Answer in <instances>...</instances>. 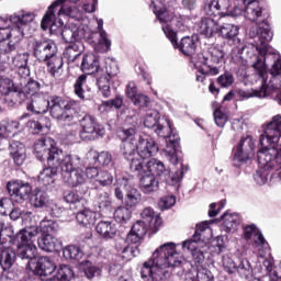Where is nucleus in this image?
<instances>
[{
	"mask_svg": "<svg viewBox=\"0 0 281 281\" xmlns=\"http://www.w3.org/2000/svg\"><path fill=\"white\" fill-rule=\"evenodd\" d=\"M38 236V227L33 226L21 229L18 234L10 237V243L14 248L8 247L1 250L0 245V267L2 271H10L16 262V256L26 261V269H32V263L36 260L38 250L34 245V238Z\"/></svg>",
	"mask_w": 281,
	"mask_h": 281,
	"instance_id": "1",
	"label": "nucleus"
},
{
	"mask_svg": "<svg viewBox=\"0 0 281 281\" xmlns=\"http://www.w3.org/2000/svg\"><path fill=\"white\" fill-rule=\"evenodd\" d=\"M252 68L261 81L260 89L255 91V98H270L271 100H277L281 106V80L278 78V76L281 78V58L274 60L270 70V76L272 77L269 82V71L267 70V64L262 59L258 58L252 64Z\"/></svg>",
	"mask_w": 281,
	"mask_h": 281,
	"instance_id": "2",
	"label": "nucleus"
},
{
	"mask_svg": "<svg viewBox=\"0 0 281 281\" xmlns=\"http://www.w3.org/2000/svg\"><path fill=\"white\" fill-rule=\"evenodd\" d=\"M119 137L123 144L121 153L130 161V169L132 172H142L144 170V160L139 158L138 142H137V125L133 124L130 127H123L117 132Z\"/></svg>",
	"mask_w": 281,
	"mask_h": 281,
	"instance_id": "3",
	"label": "nucleus"
},
{
	"mask_svg": "<svg viewBox=\"0 0 281 281\" xmlns=\"http://www.w3.org/2000/svg\"><path fill=\"white\" fill-rule=\"evenodd\" d=\"M60 175L63 182L69 188H78V186L87 183V175L82 170L80 156L66 154L61 158Z\"/></svg>",
	"mask_w": 281,
	"mask_h": 281,
	"instance_id": "4",
	"label": "nucleus"
},
{
	"mask_svg": "<svg viewBox=\"0 0 281 281\" xmlns=\"http://www.w3.org/2000/svg\"><path fill=\"white\" fill-rule=\"evenodd\" d=\"M205 232H207V234H212V229L210 228V222L207 221L196 224L195 233L193 234L192 238L182 243L183 251H188L192 255L193 262L196 266V269L199 267H203L201 265L205 262V249L201 248L203 245V240H205L203 236Z\"/></svg>",
	"mask_w": 281,
	"mask_h": 281,
	"instance_id": "5",
	"label": "nucleus"
},
{
	"mask_svg": "<svg viewBox=\"0 0 281 281\" xmlns=\"http://www.w3.org/2000/svg\"><path fill=\"white\" fill-rule=\"evenodd\" d=\"M0 54H4L11 67L18 69L20 78L30 77V66L27 65L30 63V53H19L16 44L12 43V41H1Z\"/></svg>",
	"mask_w": 281,
	"mask_h": 281,
	"instance_id": "6",
	"label": "nucleus"
},
{
	"mask_svg": "<svg viewBox=\"0 0 281 281\" xmlns=\"http://www.w3.org/2000/svg\"><path fill=\"white\" fill-rule=\"evenodd\" d=\"M48 111L54 120L64 122L68 126L69 124H76L78 119V112H76L74 105L59 95L48 98Z\"/></svg>",
	"mask_w": 281,
	"mask_h": 281,
	"instance_id": "7",
	"label": "nucleus"
},
{
	"mask_svg": "<svg viewBox=\"0 0 281 281\" xmlns=\"http://www.w3.org/2000/svg\"><path fill=\"white\" fill-rule=\"evenodd\" d=\"M145 168L147 170V175H154V177H159L162 181L169 183V186H178L181 181H183V177L186 172H188V167H183L178 169L172 176H170V169L166 168V165L156 158L149 159L145 164Z\"/></svg>",
	"mask_w": 281,
	"mask_h": 281,
	"instance_id": "8",
	"label": "nucleus"
},
{
	"mask_svg": "<svg viewBox=\"0 0 281 281\" xmlns=\"http://www.w3.org/2000/svg\"><path fill=\"white\" fill-rule=\"evenodd\" d=\"M56 142L50 137H42L34 144V154L38 161H47L50 166H54V161H61L67 153L55 146Z\"/></svg>",
	"mask_w": 281,
	"mask_h": 281,
	"instance_id": "9",
	"label": "nucleus"
},
{
	"mask_svg": "<svg viewBox=\"0 0 281 281\" xmlns=\"http://www.w3.org/2000/svg\"><path fill=\"white\" fill-rule=\"evenodd\" d=\"M261 150L257 154V159L259 164V168L257 169L256 173L254 175V179L257 186H265L269 181V176L273 172V150L269 147L268 144L266 146H261Z\"/></svg>",
	"mask_w": 281,
	"mask_h": 281,
	"instance_id": "10",
	"label": "nucleus"
},
{
	"mask_svg": "<svg viewBox=\"0 0 281 281\" xmlns=\"http://www.w3.org/2000/svg\"><path fill=\"white\" fill-rule=\"evenodd\" d=\"M240 27L232 23H224L218 26L217 34L221 38H224L228 45H233L231 56L233 60L243 58V52H245V44L238 38Z\"/></svg>",
	"mask_w": 281,
	"mask_h": 281,
	"instance_id": "11",
	"label": "nucleus"
},
{
	"mask_svg": "<svg viewBox=\"0 0 281 281\" xmlns=\"http://www.w3.org/2000/svg\"><path fill=\"white\" fill-rule=\"evenodd\" d=\"M36 19L33 12L21 10L10 15L11 30L7 33L8 38H13L14 44L19 47V42L25 36V27Z\"/></svg>",
	"mask_w": 281,
	"mask_h": 281,
	"instance_id": "12",
	"label": "nucleus"
},
{
	"mask_svg": "<svg viewBox=\"0 0 281 281\" xmlns=\"http://www.w3.org/2000/svg\"><path fill=\"white\" fill-rule=\"evenodd\" d=\"M7 190L10 198H2L0 200V207H8L11 203H23L30 199L32 194V184L23 180L9 181Z\"/></svg>",
	"mask_w": 281,
	"mask_h": 281,
	"instance_id": "13",
	"label": "nucleus"
},
{
	"mask_svg": "<svg viewBox=\"0 0 281 281\" xmlns=\"http://www.w3.org/2000/svg\"><path fill=\"white\" fill-rule=\"evenodd\" d=\"M260 146L270 147L274 153L281 150V115L277 114L267 124L263 134L259 138Z\"/></svg>",
	"mask_w": 281,
	"mask_h": 281,
	"instance_id": "14",
	"label": "nucleus"
},
{
	"mask_svg": "<svg viewBox=\"0 0 281 281\" xmlns=\"http://www.w3.org/2000/svg\"><path fill=\"white\" fill-rule=\"evenodd\" d=\"M145 119H144V126L146 128L154 130V133L158 135V137H168L175 133V130H172V124L168 119L161 117L159 114V111L147 109L145 110Z\"/></svg>",
	"mask_w": 281,
	"mask_h": 281,
	"instance_id": "15",
	"label": "nucleus"
},
{
	"mask_svg": "<svg viewBox=\"0 0 281 281\" xmlns=\"http://www.w3.org/2000/svg\"><path fill=\"white\" fill-rule=\"evenodd\" d=\"M162 32L166 37L170 41L175 49H180L184 56H189L192 63H195L196 57V40L194 37L186 36L182 37L180 43L177 42V32L170 27V25H162Z\"/></svg>",
	"mask_w": 281,
	"mask_h": 281,
	"instance_id": "16",
	"label": "nucleus"
},
{
	"mask_svg": "<svg viewBox=\"0 0 281 281\" xmlns=\"http://www.w3.org/2000/svg\"><path fill=\"white\" fill-rule=\"evenodd\" d=\"M76 120V124L79 122L82 128L79 133V136L83 142H93L99 137H104L106 130L104 126L98 123V120H95L94 116L86 114L80 119L77 114Z\"/></svg>",
	"mask_w": 281,
	"mask_h": 281,
	"instance_id": "17",
	"label": "nucleus"
},
{
	"mask_svg": "<svg viewBox=\"0 0 281 281\" xmlns=\"http://www.w3.org/2000/svg\"><path fill=\"white\" fill-rule=\"evenodd\" d=\"M257 38L259 41V46L257 47L261 57H256V63H258V58L262 60L265 64V56L269 53V42L273 40V32L271 31V26L267 20H262L261 22H257Z\"/></svg>",
	"mask_w": 281,
	"mask_h": 281,
	"instance_id": "18",
	"label": "nucleus"
},
{
	"mask_svg": "<svg viewBox=\"0 0 281 281\" xmlns=\"http://www.w3.org/2000/svg\"><path fill=\"white\" fill-rule=\"evenodd\" d=\"M58 54V46L52 40H37L33 43V56L38 63H45Z\"/></svg>",
	"mask_w": 281,
	"mask_h": 281,
	"instance_id": "19",
	"label": "nucleus"
},
{
	"mask_svg": "<svg viewBox=\"0 0 281 281\" xmlns=\"http://www.w3.org/2000/svg\"><path fill=\"white\" fill-rule=\"evenodd\" d=\"M105 72L108 77H100L97 80V87L103 98H111V78H115L120 74L117 61L112 58L105 60Z\"/></svg>",
	"mask_w": 281,
	"mask_h": 281,
	"instance_id": "20",
	"label": "nucleus"
},
{
	"mask_svg": "<svg viewBox=\"0 0 281 281\" xmlns=\"http://www.w3.org/2000/svg\"><path fill=\"white\" fill-rule=\"evenodd\" d=\"M256 145L251 136L241 137L239 143L233 149V160L237 164L249 161L255 155Z\"/></svg>",
	"mask_w": 281,
	"mask_h": 281,
	"instance_id": "21",
	"label": "nucleus"
},
{
	"mask_svg": "<svg viewBox=\"0 0 281 281\" xmlns=\"http://www.w3.org/2000/svg\"><path fill=\"white\" fill-rule=\"evenodd\" d=\"M60 4V0H55L47 9L45 15L42 19L41 27L46 31L49 30L50 34H63V22L59 20L56 22V8Z\"/></svg>",
	"mask_w": 281,
	"mask_h": 281,
	"instance_id": "22",
	"label": "nucleus"
},
{
	"mask_svg": "<svg viewBox=\"0 0 281 281\" xmlns=\"http://www.w3.org/2000/svg\"><path fill=\"white\" fill-rule=\"evenodd\" d=\"M26 111L22 115V120L30 117V115H43L49 111V99L43 94H31L26 101Z\"/></svg>",
	"mask_w": 281,
	"mask_h": 281,
	"instance_id": "23",
	"label": "nucleus"
},
{
	"mask_svg": "<svg viewBox=\"0 0 281 281\" xmlns=\"http://www.w3.org/2000/svg\"><path fill=\"white\" fill-rule=\"evenodd\" d=\"M137 142H138V159H150V157H155L157 153H159V145L157 140L148 135H140L137 133Z\"/></svg>",
	"mask_w": 281,
	"mask_h": 281,
	"instance_id": "24",
	"label": "nucleus"
},
{
	"mask_svg": "<svg viewBox=\"0 0 281 281\" xmlns=\"http://www.w3.org/2000/svg\"><path fill=\"white\" fill-rule=\"evenodd\" d=\"M32 268L26 269H35V273L40 276L41 278H44L43 280L52 281L54 280V273L56 272V265H54V261L52 258L47 256H42L35 260L31 265Z\"/></svg>",
	"mask_w": 281,
	"mask_h": 281,
	"instance_id": "25",
	"label": "nucleus"
},
{
	"mask_svg": "<svg viewBox=\"0 0 281 281\" xmlns=\"http://www.w3.org/2000/svg\"><path fill=\"white\" fill-rule=\"evenodd\" d=\"M94 210L99 216H111L113 214V198L104 190H99L95 196Z\"/></svg>",
	"mask_w": 281,
	"mask_h": 281,
	"instance_id": "26",
	"label": "nucleus"
},
{
	"mask_svg": "<svg viewBox=\"0 0 281 281\" xmlns=\"http://www.w3.org/2000/svg\"><path fill=\"white\" fill-rule=\"evenodd\" d=\"M243 229L245 240H252L259 249H269V243H267L265 235H262V232L259 231L256 224L246 225Z\"/></svg>",
	"mask_w": 281,
	"mask_h": 281,
	"instance_id": "27",
	"label": "nucleus"
},
{
	"mask_svg": "<svg viewBox=\"0 0 281 281\" xmlns=\"http://www.w3.org/2000/svg\"><path fill=\"white\" fill-rule=\"evenodd\" d=\"M60 164L61 160L53 161V165L47 164L48 167L44 168L37 177L40 186L47 188V186H52V183L56 181V177H58V168L60 170Z\"/></svg>",
	"mask_w": 281,
	"mask_h": 281,
	"instance_id": "28",
	"label": "nucleus"
},
{
	"mask_svg": "<svg viewBox=\"0 0 281 281\" xmlns=\"http://www.w3.org/2000/svg\"><path fill=\"white\" fill-rule=\"evenodd\" d=\"M199 61L195 64V67L202 65L199 69V74L196 75V81L203 82L205 80V76H218L221 74V68L212 65H207V58L203 56V54L198 55Z\"/></svg>",
	"mask_w": 281,
	"mask_h": 281,
	"instance_id": "29",
	"label": "nucleus"
},
{
	"mask_svg": "<svg viewBox=\"0 0 281 281\" xmlns=\"http://www.w3.org/2000/svg\"><path fill=\"white\" fill-rule=\"evenodd\" d=\"M95 232L104 240H111V238H115L117 234V224L115 223V221L101 220L95 226Z\"/></svg>",
	"mask_w": 281,
	"mask_h": 281,
	"instance_id": "30",
	"label": "nucleus"
},
{
	"mask_svg": "<svg viewBox=\"0 0 281 281\" xmlns=\"http://www.w3.org/2000/svg\"><path fill=\"white\" fill-rule=\"evenodd\" d=\"M239 8H243V14L248 21H258L262 16V7L257 0H247L246 3L241 2L238 4Z\"/></svg>",
	"mask_w": 281,
	"mask_h": 281,
	"instance_id": "31",
	"label": "nucleus"
},
{
	"mask_svg": "<svg viewBox=\"0 0 281 281\" xmlns=\"http://www.w3.org/2000/svg\"><path fill=\"white\" fill-rule=\"evenodd\" d=\"M115 175V190H114V195L119 201L124 200V194L126 196L128 189L131 188V176L128 175H123L120 176L117 175V171L114 170Z\"/></svg>",
	"mask_w": 281,
	"mask_h": 281,
	"instance_id": "32",
	"label": "nucleus"
},
{
	"mask_svg": "<svg viewBox=\"0 0 281 281\" xmlns=\"http://www.w3.org/2000/svg\"><path fill=\"white\" fill-rule=\"evenodd\" d=\"M218 23L211 18H202L198 23V32L205 38H212L214 34H218Z\"/></svg>",
	"mask_w": 281,
	"mask_h": 281,
	"instance_id": "33",
	"label": "nucleus"
},
{
	"mask_svg": "<svg viewBox=\"0 0 281 281\" xmlns=\"http://www.w3.org/2000/svg\"><path fill=\"white\" fill-rule=\"evenodd\" d=\"M81 71L91 76L100 71V58L93 53H88L83 56L81 61Z\"/></svg>",
	"mask_w": 281,
	"mask_h": 281,
	"instance_id": "34",
	"label": "nucleus"
},
{
	"mask_svg": "<svg viewBox=\"0 0 281 281\" xmlns=\"http://www.w3.org/2000/svg\"><path fill=\"white\" fill-rule=\"evenodd\" d=\"M3 100L8 106H14L16 104H23L25 101L27 102V100H30V93H27L24 88L21 89L14 86Z\"/></svg>",
	"mask_w": 281,
	"mask_h": 281,
	"instance_id": "35",
	"label": "nucleus"
},
{
	"mask_svg": "<svg viewBox=\"0 0 281 281\" xmlns=\"http://www.w3.org/2000/svg\"><path fill=\"white\" fill-rule=\"evenodd\" d=\"M139 188L143 194H154L159 190V179L150 173H144L139 180Z\"/></svg>",
	"mask_w": 281,
	"mask_h": 281,
	"instance_id": "36",
	"label": "nucleus"
},
{
	"mask_svg": "<svg viewBox=\"0 0 281 281\" xmlns=\"http://www.w3.org/2000/svg\"><path fill=\"white\" fill-rule=\"evenodd\" d=\"M114 247L117 254H122L124 260H131V258H136L139 255V248L137 246H130L128 241L124 238L117 239Z\"/></svg>",
	"mask_w": 281,
	"mask_h": 281,
	"instance_id": "37",
	"label": "nucleus"
},
{
	"mask_svg": "<svg viewBox=\"0 0 281 281\" xmlns=\"http://www.w3.org/2000/svg\"><path fill=\"white\" fill-rule=\"evenodd\" d=\"M82 52H85V44H82V42H75L66 46L63 53V58L68 64L76 63V60L82 56Z\"/></svg>",
	"mask_w": 281,
	"mask_h": 281,
	"instance_id": "38",
	"label": "nucleus"
},
{
	"mask_svg": "<svg viewBox=\"0 0 281 281\" xmlns=\"http://www.w3.org/2000/svg\"><path fill=\"white\" fill-rule=\"evenodd\" d=\"M27 126L33 135H45L52 128V120L47 116H41L37 121H29Z\"/></svg>",
	"mask_w": 281,
	"mask_h": 281,
	"instance_id": "39",
	"label": "nucleus"
},
{
	"mask_svg": "<svg viewBox=\"0 0 281 281\" xmlns=\"http://www.w3.org/2000/svg\"><path fill=\"white\" fill-rule=\"evenodd\" d=\"M217 10L222 16H240L243 14V7L232 5V0H216Z\"/></svg>",
	"mask_w": 281,
	"mask_h": 281,
	"instance_id": "40",
	"label": "nucleus"
},
{
	"mask_svg": "<svg viewBox=\"0 0 281 281\" xmlns=\"http://www.w3.org/2000/svg\"><path fill=\"white\" fill-rule=\"evenodd\" d=\"M166 139V153L169 155L170 164H179V158L177 157V150H179V134L175 133L165 137Z\"/></svg>",
	"mask_w": 281,
	"mask_h": 281,
	"instance_id": "41",
	"label": "nucleus"
},
{
	"mask_svg": "<svg viewBox=\"0 0 281 281\" xmlns=\"http://www.w3.org/2000/svg\"><path fill=\"white\" fill-rule=\"evenodd\" d=\"M9 153L15 166H23L25 161V145L19 140H12L9 145Z\"/></svg>",
	"mask_w": 281,
	"mask_h": 281,
	"instance_id": "42",
	"label": "nucleus"
},
{
	"mask_svg": "<svg viewBox=\"0 0 281 281\" xmlns=\"http://www.w3.org/2000/svg\"><path fill=\"white\" fill-rule=\"evenodd\" d=\"M98 216H100V213H98V211L94 212L89 209H79L76 218L79 225H82L83 227H91V225H95Z\"/></svg>",
	"mask_w": 281,
	"mask_h": 281,
	"instance_id": "43",
	"label": "nucleus"
},
{
	"mask_svg": "<svg viewBox=\"0 0 281 281\" xmlns=\"http://www.w3.org/2000/svg\"><path fill=\"white\" fill-rule=\"evenodd\" d=\"M184 281H214V274L210 269L198 266L196 271L184 274Z\"/></svg>",
	"mask_w": 281,
	"mask_h": 281,
	"instance_id": "44",
	"label": "nucleus"
},
{
	"mask_svg": "<svg viewBox=\"0 0 281 281\" xmlns=\"http://www.w3.org/2000/svg\"><path fill=\"white\" fill-rule=\"evenodd\" d=\"M222 229L226 232V234H232V232H236L238 225H240V215H238V213L226 212L222 215Z\"/></svg>",
	"mask_w": 281,
	"mask_h": 281,
	"instance_id": "45",
	"label": "nucleus"
},
{
	"mask_svg": "<svg viewBox=\"0 0 281 281\" xmlns=\"http://www.w3.org/2000/svg\"><path fill=\"white\" fill-rule=\"evenodd\" d=\"M140 216L143 218V223H146L150 229L158 231L159 227H161V216L159 214H155L153 207H145L140 213Z\"/></svg>",
	"mask_w": 281,
	"mask_h": 281,
	"instance_id": "46",
	"label": "nucleus"
},
{
	"mask_svg": "<svg viewBox=\"0 0 281 281\" xmlns=\"http://www.w3.org/2000/svg\"><path fill=\"white\" fill-rule=\"evenodd\" d=\"M60 36L65 43L71 45V43H78L85 38V30L78 26H71L63 30Z\"/></svg>",
	"mask_w": 281,
	"mask_h": 281,
	"instance_id": "47",
	"label": "nucleus"
},
{
	"mask_svg": "<svg viewBox=\"0 0 281 281\" xmlns=\"http://www.w3.org/2000/svg\"><path fill=\"white\" fill-rule=\"evenodd\" d=\"M37 245L42 251L52 252L56 251V249L60 247V241L54 235H42L37 239Z\"/></svg>",
	"mask_w": 281,
	"mask_h": 281,
	"instance_id": "48",
	"label": "nucleus"
},
{
	"mask_svg": "<svg viewBox=\"0 0 281 281\" xmlns=\"http://www.w3.org/2000/svg\"><path fill=\"white\" fill-rule=\"evenodd\" d=\"M97 30L100 36L97 47H101L100 52H109V49H111V40H109L106 31H104V20L97 19Z\"/></svg>",
	"mask_w": 281,
	"mask_h": 281,
	"instance_id": "49",
	"label": "nucleus"
},
{
	"mask_svg": "<svg viewBox=\"0 0 281 281\" xmlns=\"http://www.w3.org/2000/svg\"><path fill=\"white\" fill-rule=\"evenodd\" d=\"M64 201L74 205L72 207H75V210H82V206L85 205V196L76 190L64 192Z\"/></svg>",
	"mask_w": 281,
	"mask_h": 281,
	"instance_id": "50",
	"label": "nucleus"
},
{
	"mask_svg": "<svg viewBox=\"0 0 281 281\" xmlns=\"http://www.w3.org/2000/svg\"><path fill=\"white\" fill-rule=\"evenodd\" d=\"M59 229L60 226L58 225V222H56L55 220H49L45 217L40 223V231L42 235L54 236L55 234H58Z\"/></svg>",
	"mask_w": 281,
	"mask_h": 281,
	"instance_id": "51",
	"label": "nucleus"
},
{
	"mask_svg": "<svg viewBox=\"0 0 281 281\" xmlns=\"http://www.w3.org/2000/svg\"><path fill=\"white\" fill-rule=\"evenodd\" d=\"M236 273H238V276L241 277L244 280H247L248 278H251V276H254V268L251 267V262H249V259H238Z\"/></svg>",
	"mask_w": 281,
	"mask_h": 281,
	"instance_id": "52",
	"label": "nucleus"
},
{
	"mask_svg": "<svg viewBox=\"0 0 281 281\" xmlns=\"http://www.w3.org/2000/svg\"><path fill=\"white\" fill-rule=\"evenodd\" d=\"M49 203V195L41 189H35L31 196V204L33 207H47Z\"/></svg>",
	"mask_w": 281,
	"mask_h": 281,
	"instance_id": "53",
	"label": "nucleus"
},
{
	"mask_svg": "<svg viewBox=\"0 0 281 281\" xmlns=\"http://www.w3.org/2000/svg\"><path fill=\"white\" fill-rule=\"evenodd\" d=\"M204 58H207V65L210 63H214L215 65H221V63H225V52L218 47H212L209 49L206 55H203Z\"/></svg>",
	"mask_w": 281,
	"mask_h": 281,
	"instance_id": "54",
	"label": "nucleus"
},
{
	"mask_svg": "<svg viewBox=\"0 0 281 281\" xmlns=\"http://www.w3.org/2000/svg\"><path fill=\"white\" fill-rule=\"evenodd\" d=\"M142 201V193L130 184L127 193L125 195V204L127 207H135Z\"/></svg>",
	"mask_w": 281,
	"mask_h": 281,
	"instance_id": "55",
	"label": "nucleus"
},
{
	"mask_svg": "<svg viewBox=\"0 0 281 281\" xmlns=\"http://www.w3.org/2000/svg\"><path fill=\"white\" fill-rule=\"evenodd\" d=\"M63 256L66 260H81L82 256H85V252L80 247L76 245H69L64 248Z\"/></svg>",
	"mask_w": 281,
	"mask_h": 281,
	"instance_id": "56",
	"label": "nucleus"
},
{
	"mask_svg": "<svg viewBox=\"0 0 281 281\" xmlns=\"http://www.w3.org/2000/svg\"><path fill=\"white\" fill-rule=\"evenodd\" d=\"M74 278V270L67 265H60L57 272L53 274V280L70 281Z\"/></svg>",
	"mask_w": 281,
	"mask_h": 281,
	"instance_id": "57",
	"label": "nucleus"
},
{
	"mask_svg": "<svg viewBox=\"0 0 281 281\" xmlns=\"http://www.w3.org/2000/svg\"><path fill=\"white\" fill-rule=\"evenodd\" d=\"M14 89V81L5 77V70H0V93L1 95H7Z\"/></svg>",
	"mask_w": 281,
	"mask_h": 281,
	"instance_id": "58",
	"label": "nucleus"
},
{
	"mask_svg": "<svg viewBox=\"0 0 281 281\" xmlns=\"http://www.w3.org/2000/svg\"><path fill=\"white\" fill-rule=\"evenodd\" d=\"M65 58L58 57V54L54 56V58H50L49 60H46V67H48V71L50 75L56 76V74H59V71L63 69V65Z\"/></svg>",
	"mask_w": 281,
	"mask_h": 281,
	"instance_id": "59",
	"label": "nucleus"
},
{
	"mask_svg": "<svg viewBox=\"0 0 281 281\" xmlns=\"http://www.w3.org/2000/svg\"><path fill=\"white\" fill-rule=\"evenodd\" d=\"M63 14L65 16H69L70 19H75L76 21H78L82 16V12L80 11V9H78V7H76V4L70 7L63 5L58 11V16H63Z\"/></svg>",
	"mask_w": 281,
	"mask_h": 281,
	"instance_id": "60",
	"label": "nucleus"
},
{
	"mask_svg": "<svg viewBox=\"0 0 281 281\" xmlns=\"http://www.w3.org/2000/svg\"><path fill=\"white\" fill-rule=\"evenodd\" d=\"M112 214L117 223H126L131 221V211L126 206H119L114 211H112Z\"/></svg>",
	"mask_w": 281,
	"mask_h": 281,
	"instance_id": "61",
	"label": "nucleus"
},
{
	"mask_svg": "<svg viewBox=\"0 0 281 281\" xmlns=\"http://www.w3.org/2000/svg\"><path fill=\"white\" fill-rule=\"evenodd\" d=\"M222 266L226 273H228L229 276H234V273H236L238 261L234 260L229 255H223Z\"/></svg>",
	"mask_w": 281,
	"mask_h": 281,
	"instance_id": "62",
	"label": "nucleus"
},
{
	"mask_svg": "<svg viewBox=\"0 0 281 281\" xmlns=\"http://www.w3.org/2000/svg\"><path fill=\"white\" fill-rule=\"evenodd\" d=\"M150 8L159 23L164 24L170 21V13H168V10L166 8L159 7L157 4H151Z\"/></svg>",
	"mask_w": 281,
	"mask_h": 281,
	"instance_id": "63",
	"label": "nucleus"
},
{
	"mask_svg": "<svg viewBox=\"0 0 281 281\" xmlns=\"http://www.w3.org/2000/svg\"><path fill=\"white\" fill-rule=\"evenodd\" d=\"M262 265L272 280L281 281V270L273 268V261L271 259H265Z\"/></svg>",
	"mask_w": 281,
	"mask_h": 281,
	"instance_id": "64",
	"label": "nucleus"
}]
</instances>
